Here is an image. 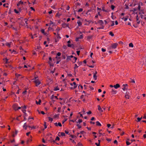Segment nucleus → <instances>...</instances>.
Listing matches in <instances>:
<instances>
[{"instance_id": "f257e3e1", "label": "nucleus", "mask_w": 146, "mask_h": 146, "mask_svg": "<svg viewBox=\"0 0 146 146\" xmlns=\"http://www.w3.org/2000/svg\"><path fill=\"white\" fill-rule=\"evenodd\" d=\"M34 82L36 84V86L37 87L38 85H39L41 83V82L39 81V80H35V81H34Z\"/></svg>"}, {"instance_id": "f03ea898", "label": "nucleus", "mask_w": 146, "mask_h": 146, "mask_svg": "<svg viewBox=\"0 0 146 146\" xmlns=\"http://www.w3.org/2000/svg\"><path fill=\"white\" fill-rule=\"evenodd\" d=\"M118 45V44L117 43H114L112 44L111 45L112 48L113 49H115L116 48L117 46Z\"/></svg>"}, {"instance_id": "7ed1b4c3", "label": "nucleus", "mask_w": 146, "mask_h": 146, "mask_svg": "<svg viewBox=\"0 0 146 146\" xmlns=\"http://www.w3.org/2000/svg\"><path fill=\"white\" fill-rule=\"evenodd\" d=\"M58 136H65V134L64 132H59L58 134Z\"/></svg>"}, {"instance_id": "20e7f679", "label": "nucleus", "mask_w": 146, "mask_h": 146, "mask_svg": "<svg viewBox=\"0 0 146 146\" xmlns=\"http://www.w3.org/2000/svg\"><path fill=\"white\" fill-rule=\"evenodd\" d=\"M129 93L128 92H126V94L125 96V97L127 99H129Z\"/></svg>"}, {"instance_id": "39448f33", "label": "nucleus", "mask_w": 146, "mask_h": 146, "mask_svg": "<svg viewBox=\"0 0 146 146\" xmlns=\"http://www.w3.org/2000/svg\"><path fill=\"white\" fill-rule=\"evenodd\" d=\"M62 25L63 28H65L66 27H68V25L67 24L65 23H63L62 24Z\"/></svg>"}, {"instance_id": "423d86ee", "label": "nucleus", "mask_w": 146, "mask_h": 146, "mask_svg": "<svg viewBox=\"0 0 146 146\" xmlns=\"http://www.w3.org/2000/svg\"><path fill=\"white\" fill-rule=\"evenodd\" d=\"M127 86V84H123V88H122V90L123 91H125V89H127V88H126V87Z\"/></svg>"}, {"instance_id": "0eeeda50", "label": "nucleus", "mask_w": 146, "mask_h": 146, "mask_svg": "<svg viewBox=\"0 0 146 146\" xmlns=\"http://www.w3.org/2000/svg\"><path fill=\"white\" fill-rule=\"evenodd\" d=\"M120 86V85L118 84H117L113 86L114 87L115 89H117L118 88H119Z\"/></svg>"}, {"instance_id": "6e6552de", "label": "nucleus", "mask_w": 146, "mask_h": 146, "mask_svg": "<svg viewBox=\"0 0 146 146\" xmlns=\"http://www.w3.org/2000/svg\"><path fill=\"white\" fill-rule=\"evenodd\" d=\"M111 92L112 94H115L117 93V91L116 90H115V89H112L111 90Z\"/></svg>"}, {"instance_id": "1a4fd4ad", "label": "nucleus", "mask_w": 146, "mask_h": 146, "mask_svg": "<svg viewBox=\"0 0 146 146\" xmlns=\"http://www.w3.org/2000/svg\"><path fill=\"white\" fill-rule=\"evenodd\" d=\"M23 4V2L21 1H20L17 4V6L18 7H19V6L20 4Z\"/></svg>"}, {"instance_id": "9d476101", "label": "nucleus", "mask_w": 146, "mask_h": 146, "mask_svg": "<svg viewBox=\"0 0 146 146\" xmlns=\"http://www.w3.org/2000/svg\"><path fill=\"white\" fill-rule=\"evenodd\" d=\"M136 20L137 21V23L139 24L140 23V21L139 20V18L138 15H137L136 17Z\"/></svg>"}, {"instance_id": "9b49d317", "label": "nucleus", "mask_w": 146, "mask_h": 146, "mask_svg": "<svg viewBox=\"0 0 146 146\" xmlns=\"http://www.w3.org/2000/svg\"><path fill=\"white\" fill-rule=\"evenodd\" d=\"M98 109L99 111H100V112H102L103 111V110H102L101 107H100V106H98Z\"/></svg>"}, {"instance_id": "f8f14e48", "label": "nucleus", "mask_w": 146, "mask_h": 146, "mask_svg": "<svg viewBox=\"0 0 146 146\" xmlns=\"http://www.w3.org/2000/svg\"><path fill=\"white\" fill-rule=\"evenodd\" d=\"M74 56L73 55H71L70 56H68L67 57V60H70V58H72L74 57Z\"/></svg>"}, {"instance_id": "ddd939ff", "label": "nucleus", "mask_w": 146, "mask_h": 146, "mask_svg": "<svg viewBox=\"0 0 146 146\" xmlns=\"http://www.w3.org/2000/svg\"><path fill=\"white\" fill-rule=\"evenodd\" d=\"M27 127L28 126L27 125L26 123H25L23 125V127L25 129H26Z\"/></svg>"}, {"instance_id": "4468645a", "label": "nucleus", "mask_w": 146, "mask_h": 146, "mask_svg": "<svg viewBox=\"0 0 146 146\" xmlns=\"http://www.w3.org/2000/svg\"><path fill=\"white\" fill-rule=\"evenodd\" d=\"M96 125H97L98 126H101V123L98 121H96Z\"/></svg>"}, {"instance_id": "2eb2a0df", "label": "nucleus", "mask_w": 146, "mask_h": 146, "mask_svg": "<svg viewBox=\"0 0 146 146\" xmlns=\"http://www.w3.org/2000/svg\"><path fill=\"white\" fill-rule=\"evenodd\" d=\"M67 46L68 47H72V48H73L74 47V45L73 44H68L67 45Z\"/></svg>"}, {"instance_id": "dca6fc26", "label": "nucleus", "mask_w": 146, "mask_h": 146, "mask_svg": "<svg viewBox=\"0 0 146 146\" xmlns=\"http://www.w3.org/2000/svg\"><path fill=\"white\" fill-rule=\"evenodd\" d=\"M93 78L95 80H97V76H96V75H95V74H94Z\"/></svg>"}, {"instance_id": "f3484780", "label": "nucleus", "mask_w": 146, "mask_h": 146, "mask_svg": "<svg viewBox=\"0 0 146 146\" xmlns=\"http://www.w3.org/2000/svg\"><path fill=\"white\" fill-rule=\"evenodd\" d=\"M78 26H80L82 25V23L80 21H78L77 22Z\"/></svg>"}, {"instance_id": "a211bd4d", "label": "nucleus", "mask_w": 146, "mask_h": 146, "mask_svg": "<svg viewBox=\"0 0 146 146\" xmlns=\"http://www.w3.org/2000/svg\"><path fill=\"white\" fill-rule=\"evenodd\" d=\"M59 90V88L58 87V86L55 87L54 88V91H57Z\"/></svg>"}, {"instance_id": "6ab92c4d", "label": "nucleus", "mask_w": 146, "mask_h": 146, "mask_svg": "<svg viewBox=\"0 0 146 146\" xmlns=\"http://www.w3.org/2000/svg\"><path fill=\"white\" fill-rule=\"evenodd\" d=\"M98 23H100L101 24H104V22L102 20H99L98 21Z\"/></svg>"}, {"instance_id": "aec40b11", "label": "nucleus", "mask_w": 146, "mask_h": 146, "mask_svg": "<svg viewBox=\"0 0 146 146\" xmlns=\"http://www.w3.org/2000/svg\"><path fill=\"white\" fill-rule=\"evenodd\" d=\"M18 131L17 130H15V133L13 135V137H14L15 136V135L17 134L18 133Z\"/></svg>"}, {"instance_id": "412c9836", "label": "nucleus", "mask_w": 146, "mask_h": 146, "mask_svg": "<svg viewBox=\"0 0 146 146\" xmlns=\"http://www.w3.org/2000/svg\"><path fill=\"white\" fill-rule=\"evenodd\" d=\"M129 46L133 48V45L132 43H130L129 44Z\"/></svg>"}, {"instance_id": "4be33fe9", "label": "nucleus", "mask_w": 146, "mask_h": 146, "mask_svg": "<svg viewBox=\"0 0 146 146\" xmlns=\"http://www.w3.org/2000/svg\"><path fill=\"white\" fill-rule=\"evenodd\" d=\"M109 34L111 36H114V34L112 32H109Z\"/></svg>"}, {"instance_id": "5701e85b", "label": "nucleus", "mask_w": 146, "mask_h": 146, "mask_svg": "<svg viewBox=\"0 0 146 146\" xmlns=\"http://www.w3.org/2000/svg\"><path fill=\"white\" fill-rule=\"evenodd\" d=\"M5 45H6L7 46H8V47H10L11 44H10V43H8V42H7V43H6V44H5Z\"/></svg>"}, {"instance_id": "b1692460", "label": "nucleus", "mask_w": 146, "mask_h": 146, "mask_svg": "<svg viewBox=\"0 0 146 146\" xmlns=\"http://www.w3.org/2000/svg\"><path fill=\"white\" fill-rule=\"evenodd\" d=\"M41 102V100H39L38 102L37 101H36V103L37 104H40V103Z\"/></svg>"}, {"instance_id": "393cba45", "label": "nucleus", "mask_w": 146, "mask_h": 146, "mask_svg": "<svg viewBox=\"0 0 146 146\" xmlns=\"http://www.w3.org/2000/svg\"><path fill=\"white\" fill-rule=\"evenodd\" d=\"M76 146H82V144L80 142H79Z\"/></svg>"}, {"instance_id": "a878e982", "label": "nucleus", "mask_w": 146, "mask_h": 146, "mask_svg": "<svg viewBox=\"0 0 146 146\" xmlns=\"http://www.w3.org/2000/svg\"><path fill=\"white\" fill-rule=\"evenodd\" d=\"M41 32L42 33L44 34L45 35H46V33H45V31H44V29H42L41 30Z\"/></svg>"}, {"instance_id": "bb28decb", "label": "nucleus", "mask_w": 146, "mask_h": 146, "mask_svg": "<svg viewBox=\"0 0 146 146\" xmlns=\"http://www.w3.org/2000/svg\"><path fill=\"white\" fill-rule=\"evenodd\" d=\"M82 119H79L78 120V122H77V123H80L82 122Z\"/></svg>"}, {"instance_id": "cd10ccee", "label": "nucleus", "mask_w": 146, "mask_h": 146, "mask_svg": "<svg viewBox=\"0 0 146 146\" xmlns=\"http://www.w3.org/2000/svg\"><path fill=\"white\" fill-rule=\"evenodd\" d=\"M8 5V4H7L5 3V4H3V6L4 7H6V8H7L8 7L7 5Z\"/></svg>"}, {"instance_id": "c85d7f7f", "label": "nucleus", "mask_w": 146, "mask_h": 146, "mask_svg": "<svg viewBox=\"0 0 146 146\" xmlns=\"http://www.w3.org/2000/svg\"><path fill=\"white\" fill-rule=\"evenodd\" d=\"M79 39H81L83 38V36L82 35H80L79 37H78Z\"/></svg>"}, {"instance_id": "c756f323", "label": "nucleus", "mask_w": 146, "mask_h": 146, "mask_svg": "<svg viewBox=\"0 0 146 146\" xmlns=\"http://www.w3.org/2000/svg\"><path fill=\"white\" fill-rule=\"evenodd\" d=\"M48 119H49V120L51 122H52V120H53V119H52V118L50 117H48Z\"/></svg>"}, {"instance_id": "7c9ffc66", "label": "nucleus", "mask_w": 146, "mask_h": 146, "mask_svg": "<svg viewBox=\"0 0 146 146\" xmlns=\"http://www.w3.org/2000/svg\"><path fill=\"white\" fill-rule=\"evenodd\" d=\"M59 115H60L59 114H55L54 115V117L56 118L57 117H59Z\"/></svg>"}, {"instance_id": "2f4dec72", "label": "nucleus", "mask_w": 146, "mask_h": 146, "mask_svg": "<svg viewBox=\"0 0 146 146\" xmlns=\"http://www.w3.org/2000/svg\"><path fill=\"white\" fill-rule=\"evenodd\" d=\"M142 118V117H141V118L138 117L137 118V121L138 122H139L140 121V120Z\"/></svg>"}, {"instance_id": "473e14b6", "label": "nucleus", "mask_w": 146, "mask_h": 146, "mask_svg": "<svg viewBox=\"0 0 146 146\" xmlns=\"http://www.w3.org/2000/svg\"><path fill=\"white\" fill-rule=\"evenodd\" d=\"M126 143L127 145H129L131 144V143H130L128 141H126Z\"/></svg>"}, {"instance_id": "72a5a7b5", "label": "nucleus", "mask_w": 146, "mask_h": 146, "mask_svg": "<svg viewBox=\"0 0 146 146\" xmlns=\"http://www.w3.org/2000/svg\"><path fill=\"white\" fill-rule=\"evenodd\" d=\"M83 11V9L82 8L80 9L78 11V12H81Z\"/></svg>"}, {"instance_id": "f704fd0d", "label": "nucleus", "mask_w": 146, "mask_h": 146, "mask_svg": "<svg viewBox=\"0 0 146 146\" xmlns=\"http://www.w3.org/2000/svg\"><path fill=\"white\" fill-rule=\"evenodd\" d=\"M133 12H136L137 11V9L136 8H134L133 9V10H132Z\"/></svg>"}, {"instance_id": "c9c22d12", "label": "nucleus", "mask_w": 146, "mask_h": 146, "mask_svg": "<svg viewBox=\"0 0 146 146\" xmlns=\"http://www.w3.org/2000/svg\"><path fill=\"white\" fill-rule=\"evenodd\" d=\"M122 19H123L124 21H127V18H124V17H123Z\"/></svg>"}, {"instance_id": "e433bc0d", "label": "nucleus", "mask_w": 146, "mask_h": 146, "mask_svg": "<svg viewBox=\"0 0 146 146\" xmlns=\"http://www.w3.org/2000/svg\"><path fill=\"white\" fill-rule=\"evenodd\" d=\"M61 108L60 107H59L58 108V112H59V113H60V110H61Z\"/></svg>"}, {"instance_id": "4c0bfd02", "label": "nucleus", "mask_w": 146, "mask_h": 146, "mask_svg": "<svg viewBox=\"0 0 146 146\" xmlns=\"http://www.w3.org/2000/svg\"><path fill=\"white\" fill-rule=\"evenodd\" d=\"M102 10L103 11H105V12H107L108 11L107 10H106L105 9H104V7H103L102 8Z\"/></svg>"}, {"instance_id": "58836bf2", "label": "nucleus", "mask_w": 146, "mask_h": 146, "mask_svg": "<svg viewBox=\"0 0 146 146\" xmlns=\"http://www.w3.org/2000/svg\"><path fill=\"white\" fill-rule=\"evenodd\" d=\"M14 11L17 14L19 13V12L16 9H15L14 10Z\"/></svg>"}, {"instance_id": "ea45409f", "label": "nucleus", "mask_w": 146, "mask_h": 146, "mask_svg": "<svg viewBox=\"0 0 146 146\" xmlns=\"http://www.w3.org/2000/svg\"><path fill=\"white\" fill-rule=\"evenodd\" d=\"M60 140V138L59 137H58V136H57L56 137V139H55V140L56 141V140H58V141H59Z\"/></svg>"}, {"instance_id": "a19ab883", "label": "nucleus", "mask_w": 146, "mask_h": 146, "mask_svg": "<svg viewBox=\"0 0 146 146\" xmlns=\"http://www.w3.org/2000/svg\"><path fill=\"white\" fill-rule=\"evenodd\" d=\"M46 122H45L44 123V126L45 129H46L47 127V126L46 125Z\"/></svg>"}, {"instance_id": "79ce46f5", "label": "nucleus", "mask_w": 146, "mask_h": 146, "mask_svg": "<svg viewBox=\"0 0 146 146\" xmlns=\"http://www.w3.org/2000/svg\"><path fill=\"white\" fill-rule=\"evenodd\" d=\"M115 6L113 5H111V8L112 10H113L114 9Z\"/></svg>"}, {"instance_id": "37998d69", "label": "nucleus", "mask_w": 146, "mask_h": 146, "mask_svg": "<svg viewBox=\"0 0 146 146\" xmlns=\"http://www.w3.org/2000/svg\"><path fill=\"white\" fill-rule=\"evenodd\" d=\"M57 38H61L60 36L58 34V33H57Z\"/></svg>"}, {"instance_id": "c03bdc74", "label": "nucleus", "mask_w": 146, "mask_h": 146, "mask_svg": "<svg viewBox=\"0 0 146 146\" xmlns=\"http://www.w3.org/2000/svg\"><path fill=\"white\" fill-rule=\"evenodd\" d=\"M78 127V129H80V128H81V126H80L79 124H77L76 125Z\"/></svg>"}, {"instance_id": "a18cd8bd", "label": "nucleus", "mask_w": 146, "mask_h": 146, "mask_svg": "<svg viewBox=\"0 0 146 146\" xmlns=\"http://www.w3.org/2000/svg\"><path fill=\"white\" fill-rule=\"evenodd\" d=\"M38 78L37 77H35L33 79V80L35 81V80H38V79H37Z\"/></svg>"}, {"instance_id": "49530a36", "label": "nucleus", "mask_w": 146, "mask_h": 146, "mask_svg": "<svg viewBox=\"0 0 146 146\" xmlns=\"http://www.w3.org/2000/svg\"><path fill=\"white\" fill-rule=\"evenodd\" d=\"M61 53L60 52H58L57 54V55L58 56H60Z\"/></svg>"}, {"instance_id": "de8ad7c7", "label": "nucleus", "mask_w": 146, "mask_h": 146, "mask_svg": "<svg viewBox=\"0 0 146 146\" xmlns=\"http://www.w3.org/2000/svg\"><path fill=\"white\" fill-rule=\"evenodd\" d=\"M58 126H59L60 127H61V126H62V125L61 124V123H58Z\"/></svg>"}, {"instance_id": "09e8293b", "label": "nucleus", "mask_w": 146, "mask_h": 146, "mask_svg": "<svg viewBox=\"0 0 146 146\" xmlns=\"http://www.w3.org/2000/svg\"><path fill=\"white\" fill-rule=\"evenodd\" d=\"M25 23L27 25L28 23H27V21H28V19H25Z\"/></svg>"}, {"instance_id": "8fccbe9b", "label": "nucleus", "mask_w": 146, "mask_h": 146, "mask_svg": "<svg viewBox=\"0 0 146 146\" xmlns=\"http://www.w3.org/2000/svg\"><path fill=\"white\" fill-rule=\"evenodd\" d=\"M140 8H141L140 6V5H139L138 7H137V9L139 11H140Z\"/></svg>"}, {"instance_id": "3c124183", "label": "nucleus", "mask_w": 146, "mask_h": 146, "mask_svg": "<svg viewBox=\"0 0 146 146\" xmlns=\"http://www.w3.org/2000/svg\"><path fill=\"white\" fill-rule=\"evenodd\" d=\"M67 120V119H65L64 120L62 121V123H63L64 122L66 121Z\"/></svg>"}, {"instance_id": "603ef678", "label": "nucleus", "mask_w": 146, "mask_h": 146, "mask_svg": "<svg viewBox=\"0 0 146 146\" xmlns=\"http://www.w3.org/2000/svg\"><path fill=\"white\" fill-rule=\"evenodd\" d=\"M102 51L103 52H105L106 51V50L105 49H104L103 48H102Z\"/></svg>"}, {"instance_id": "864d4df0", "label": "nucleus", "mask_w": 146, "mask_h": 146, "mask_svg": "<svg viewBox=\"0 0 146 146\" xmlns=\"http://www.w3.org/2000/svg\"><path fill=\"white\" fill-rule=\"evenodd\" d=\"M27 92V90H25V91L23 92L22 93H23V94H26Z\"/></svg>"}, {"instance_id": "5fc2aeb1", "label": "nucleus", "mask_w": 146, "mask_h": 146, "mask_svg": "<svg viewBox=\"0 0 146 146\" xmlns=\"http://www.w3.org/2000/svg\"><path fill=\"white\" fill-rule=\"evenodd\" d=\"M76 52L77 55H79L80 54V51H77Z\"/></svg>"}, {"instance_id": "6e6d98bb", "label": "nucleus", "mask_w": 146, "mask_h": 146, "mask_svg": "<svg viewBox=\"0 0 146 146\" xmlns=\"http://www.w3.org/2000/svg\"><path fill=\"white\" fill-rule=\"evenodd\" d=\"M15 75H16V76L17 77H19L20 76H21V75L20 74H16Z\"/></svg>"}, {"instance_id": "4d7b16f0", "label": "nucleus", "mask_w": 146, "mask_h": 146, "mask_svg": "<svg viewBox=\"0 0 146 146\" xmlns=\"http://www.w3.org/2000/svg\"><path fill=\"white\" fill-rule=\"evenodd\" d=\"M112 23L111 24V26H114V21H112Z\"/></svg>"}, {"instance_id": "13d9d810", "label": "nucleus", "mask_w": 146, "mask_h": 146, "mask_svg": "<svg viewBox=\"0 0 146 146\" xmlns=\"http://www.w3.org/2000/svg\"><path fill=\"white\" fill-rule=\"evenodd\" d=\"M87 113L88 114H90L92 113V112L91 111H89V112H87Z\"/></svg>"}, {"instance_id": "bf43d9fd", "label": "nucleus", "mask_w": 146, "mask_h": 146, "mask_svg": "<svg viewBox=\"0 0 146 146\" xmlns=\"http://www.w3.org/2000/svg\"><path fill=\"white\" fill-rule=\"evenodd\" d=\"M78 67V66L76 64H75V67H74V69H76Z\"/></svg>"}, {"instance_id": "052dcab7", "label": "nucleus", "mask_w": 146, "mask_h": 146, "mask_svg": "<svg viewBox=\"0 0 146 146\" xmlns=\"http://www.w3.org/2000/svg\"><path fill=\"white\" fill-rule=\"evenodd\" d=\"M5 60H6L5 63L7 64L8 63V59H7V58H6Z\"/></svg>"}, {"instance_id": "680f3d73", "label": "nucleus", "mask_w": 146, "mask_h": 146, "mask_svg": "<svg viewBox=\"0 0 146 146\" xmlns=\"http://www.w3.org/2000/svg\"><path fill=\"white\" fill-rule=\"evenodd\" d=\"M131 82L132 83H135V80H134L132 79V80H131Z\"/></svg>"}, {"instance_id": "e2e57ef3", "label": "nucleus", "mask_w": 146, "mask_h": 146, "mask_svg": "<svg viewBox=\"0 0 146 146\" xmlns=\"http://www.w3.org/2000/svg\"><path fill=\"white\" fill-rule=\"evenodd\" d=\"M117 141L115 140L114 141V143L115 144H117Z\"/></svg>"}, {"instance_id": "0e129e2a", "label": "nucleus", "mask_w": 146, "mask_h": 146, "mask_svg": "<svg viewBox=\"0 0 146 146\" xmlns=\"http://www.w3.org/2000/svg\"><path fill=\"white\" fill-rule=\"evenodd\" d=\"M95 119V118L94 117H92L91 119V120L92 121H93Z\"/></svg>"}, {"instance_id": "69168bd1", "label": "nucleus", "mask_w": 146, "mask_h": 146, "mask_svg": "<svg viewBox=\"0 0 146 146\" xmlns=\"http://www.w3.org/2000/svg\"><path fill=\"white\" fill-rule=\"evenodd\" d=\"M19 92H20V89H19L17 90V92H16V94H19Z\"/></svg>"}, {"instance_id": "338daca9", "label": "nucleus", "mask_w": 146, "mask_h": 146, "mask_svg": "<svg viewBox=\"0 0 146 146\" xmlns=\"http://www.w3.org/2000/svg\"><path fill=\"white\" fill-rule=\"evenodd\" d=\"M95 144L97 145V146H100V144L99 143H95Z\"/></svg>"}, {"instance_id": "774afa93", "label": "nucleus", "mask_w": 146, "mask_h": 146, "mask_svg": "<svg viewBox=\"0 0 146 146\" xmlns=\"http://www.w3.org/2000/svg\"><path fill=\"white\" fill-rule=\"evenodd\" d=\"M111 126V125L110 124H108L107 125V126L108 128H110V127Z\"/></svg>"}]
</instances>
